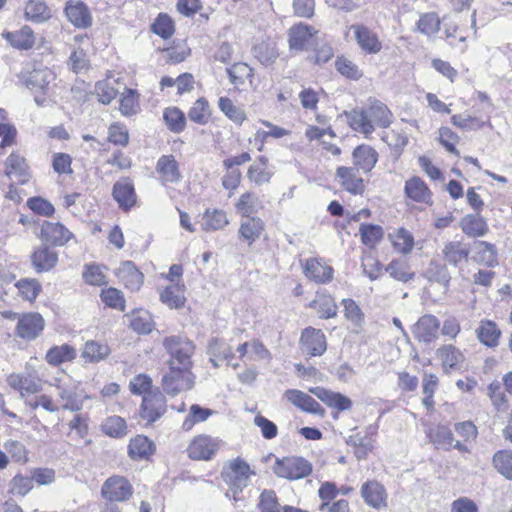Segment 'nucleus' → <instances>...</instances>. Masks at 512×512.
<instances>
[{
  "instance_id": "f257e3e1",
  "label": "nucleus",
  "mask_w": 512,
  "mask_h": 512,
  "mask_svg": "<svg viewBox=\"0 0 512 512\" xmlns=\"http://www.w3.org/2000/svg\"><path fill=\"white\" fill-rule=\"evenodd\" d=\"M344 115L349 126L366 137L374 132L375 127H389L394 119L390 109L377 100L365 109H352L351 111H345Z\"/></svg>"
},
{
  "instance_id": "f03ea898",
  "label": "nucleus",
  "mask_w": 512,
  "mask_h": 512,
  "mask_svg": "<svg viewBox=\"0 0 512 512\" xmlns=\"http://www.w3.org/2000/svg\"><path fill=\"white\" fill-rule=\"evenodd\" d=\"M163 346L170 358L168 366L192 367L195 345L189 339L173 335L163 339Z\"/></svg>"
},
{
  "instance_id": "7ed1b4c3",
  "label": "nucleus",
  "mask_w": 512,
  "mask_h": 512,
  "mask_svg": "<svg viewBox=\"0 0 512 512\" xmlns=\"http://www.w3.org/2000/svg\"><path fill=\"white\" fill-rule=\"evenodd\" d=\"M273 472L280 478L298 480L311 474L312 465L309 461L299 456L276 458Z\"/></svg>"
},
{
  "instance_id": "20e7f679",
  "label": "nucleus",
  "mask_w": 512,
  "mask_h": 512,
  "mask_svg": "<svg viewBox=\"0 0 512 512\" xmlns=\"http://www.w3.org/2000/svg\"><path fill=\"white\" fill-rule=\"evenodd\" d=\"M7 384L20 393L21 397L36 394L42 390V379L37 370L27 363L24 373H12L7 376Z\"/></svg>"
},
{
  "instance_id": "39448f33",
  "label": "nucleus",
  "mask_w": 512,
  "mask_h": 512,
  "mask_svg": "<svg viewBox=\"0 0 512 512\" xmlns=\"http://www.w3.org/2000/svg\"><path fill=\"white\" fill-rule=\"evenodd\" d=\"M193 384L194 376L188 367L169 366V372L162 379L164 391L172 396L191 389Z\"/></svg>"
},
{
  "instance_id": "423d86ee",
  "label": "nucleus",
  "mask_w": 512,
  "mask_h": 512,
  "mask_svg": "<svg viewBox=\"0 0 512 512\" xmlns=\"http://www.w3.org/2000/svg\"><path fill=\"white\" fill-rule=\"evenodd\" d=\"M101 493L109 502H124L132 496L133 487L125 477L115 475L104 482Z\"/></svg>"
},
{
  "instance_id": "0eeeda50",
  "label": "nucleus",
  "mask_w": 512,
  "mask_h": 512,
  "mask_svg": "<svg viewBox=\"0 0 512 512\" xmlns=\"http://www.w3.org/2000/svg\"><path fill=\"white\" fill-rule=\"evenodd\" d=\"M44 327L45 321L39 313H24L18 317L15 333L19 338L30 341L39 337Z\"/></svg>"
},
{
  "instance_id": "6e6552de",
  "label": "nucleus",
  "mask_w": 512,
  "mask_h": 512,
  "mask_svg": "<svg viewBox=\"0 0 512 512\" xmlns=\"http://www.w3.org/2000/svg\"><path fill=\"white\" fill-rule=\"evenodd\" d=\"M251 474L249 465L243 460L236 459L224 470L223 477L236 494L247 487Z\"/></svg>"
},
{
  "instance_id": "1a4fd4ad",
  "label": "nucleus",
  "mask_w": 512,
  "mask_h": 512,
  "mask_svg": "<svg viewBox=\"0 0 512 512\" xmlns=\"http://www.w3.org/2000/svg\"><path fill=\"white\" fill-rule=\"evenodd\" d=\"M354 166H339L335 172V180L347 192L362 195L365 191L364 179Z\"/></svg>"
},
{
  "instance_id": "9d476101",
  "label": "nucleus",
  "mask_w": 512,
  "mask_h": 512,
  "mask_svg": "<svg viewBox=\"0 0 512 512\" xmlns=\"http://www.w3.org/2000/svg\"><path fill=\"white\" fill-rule=\"evenodd\" d=\"M141 417L152 423L166 412V400L158 389L149 391L143 396Z\"/></svg>"
},
{
  "instance_id": "9b49d317",
  "label": "nucleus",
  "mask_w": 512,
  "mask_h": 512,
  "mask_svg": "<svg viewBox=\"0 0 512 512\" xmlns=\"http://www.w3.org/2000/svg\"><path fill=\"white\" fill-rule=\"evenodd\" d=\"M300 346L303 353L320 356L327 349L325 335L320 329L307 327L301 333Z\"/></svg>"
},
{
  "instance_id": "f8f14e48",
  "label": "nucleus",
  "mask_w": 512,
  "mask_h": 512,
  "mask_svg": "<svg viewBox=\"0 0 512 512\" xmlns=\"http://www.w3.org/2000/svg\"><path fill=\"white\" fill-rule=\"evenodd\" d=\"M304 275L318 284H326L334 277L333 268L321 258H310L303 265Z\"/></svg>"
},
{
  "instance_id": "ddd939ff",
  "label": "nucleus",
  "mask_w": 512,
  "mask_h": 512,
  "mask_svg": "<svg viewBox=\"0 0 512 512\" xmlns=\"http://www.w3.org/2000/svg\"><path fill=\"white\" fill-rule=\"evenodd\" d=\"M361 496L364 502L374 509L381 510L387 507V491L376 480H370L362 484Z\"/></svg>"
},
{
  "instance_id": "4468645a",
  "label": "nucleus",
  "mask_w": 512,
  "mask_h": 512,
  "mask_svg": "<svg viewBox=\"0 0 512 512\" xmlns=\"http://www.w3.org/2000/svg\"><path fill=\"white\" fill-rule=\"evenodd\" d=\"M317 31L306 24H298L289 30V46L292 50L302 51L315 44Z\"/></svg>"
},
{
  "instance_id": "2eb2a0df",
  "label": "nucleus",
  "mask_w": 512,
  "mask_h": 512,
  "mask_svg": "<svg viewBox=\"0 0 512 512\" xmlns=\"http://www.w3.org/2000/svg\"><path fill=\"white\" fill-rule=\"evenodd\" d=\"M219 448V441L207 435L196 437L189 445L188 456L193 460H209Z\"/></svg>"
},
{
  "instance_id": "dca6fc26",
  "label": "nucleus",
  "mask_w": 512,
  "mask_h": 512,
  "mask_svg": "<svg viewBox=\"0 0 512 512\" xmlns=\"http://www.w3.org/2000/svg\"><path fill=\"white\" fill-rule=\"evenodd\" d=\"M55 74L51 69L44 66L33 68L31 71L21 73L23 84L30 90H45L54 81Z\"/></svg>"
},
{
  "instance_id": "f3484780",
  "label": "nucleus",
  "mask_w": 512,
  "mask_h": 512,
  "mask_svg": "<svg viewBox=\"0 0 512 512\" xmlns=\"http://www.w3.org/2000/svg\"><path fill=\"white\" fill-rule=\"evenodd\" d=\"M41 239L55 246L65 245L73 234L59 222L44 221L41 225Z\"/></svg>"
},
{
  "instance_id": "a211bd4d",
  "label": "nucleus",
  "mask_w": 512,
  "mask_h": 512,
  "mask_svg": "<svg viewBox=\"0 0 512 512\" xmlns=\"http://www.w3.org/2000/svg\"><path fill=\"white\" fill-rule=\"evenodd\" d=\"M68 20L77 28L86 29L92 25V16L88 6L79 0H69L65 6Z\"/></svg>"
},
{
  "instance_id": "6ab92c4d",
  "label": "nucleus",
  "mask_w": 512,
  "mask_h": 512,
  "mask_svg": "<svg viewBox=\"0 0 512 512\" xmlns=\"http://www.w3.org/2000/svg\"><path fill=\"white\" fill-rule=\"evenodd\" d=\"M57 394L63 401L64 410L79 411L83 407V396L72 381L56 384Z\"/></svg>"
},
{
  "instance_id": "aec40b11",
  "label": "nucleus",
  "mask_w": 512,
  "mask_h": 512,
  "mask_svg": "<svg viewBox=\"0 0 512 512\" xmlns=\"http://www.w3.org/2000/svg\"><path fill=\"white\" fill-rule=\"evenodd\" d=\"M439 327V320L434 315L426 314L414 325L413 333L419 341L429 343L436 339Z\"/></svg>"
},
{
  "instance_id": "412c9836",
  "label": "nucleus",
  "mask_w": 512,
  "mask_h": 512,
  "mask_svg": "<svg viewBox=\"0 0 512 512\" xmlns=\"http://www.w3.org/2000/svg\"><path fill=\"white\" fill-rule=\"evenodd\" d=\"M285 397L294 406L305 412L321 416L324 415V409L321 405L313 397L300 390L289 389L285 392Z\"/></svg>"
},
{
  "instance_id": "4be33fe9",
  "label": "nucleus",
  "mask_w": 512,
  "mask_h": 512,
  "mask_svg": "<svg viewBox=\"0 0 512 512\" xmlns=\"http://www.w3.org/2000/svg\"><path fill=\"white\" fill-rule=\"evenodd\" d=\"M116 276L132 291L139 290L143 284V274L138 270L132 261H124L116 271Z\"/></svg>"
},
{
  "instance_id": "5701e85b",
  "label": "nucleus",
  "mask_w": 512,
  "mask_h": 512,
  "mask_svg": "<svg viewBox=\"0 0 512 512\" xmlns=\"http://www.w3.org/2000/svg\"><path fill=\"white\" fill-rule=\"evenodd\" d=\"M354 167L364 173L370 172L378 161L377 151L369 145H359L352 153Z\"/></svg>"
},
{
  "instance_id": "b1692460",
  "label": "nucleus",
  "mask_w": 512,
  "mask_h": 512,
  "mask_svg": "<svg viewBox=\"0 0 512 512\" xmlns=\"http://www.w3.org/2000/svg\"><path fill=\"white\" fill-rule=\"evenodd\" d=\"M309 392L315 395L327 406L336 408L339 411L349 410L352 406V401L348 397L341 393L327 390L323 387L310 388Z\"/></svg>"
},
{
  "instance_id": "393cba45",
  "label": "nucleus",
  "mask_w": 512,
  "mask_h": 512,
  "mask_svg": "<svg viewBox=\"0 0 512 512\" xmlns=\"http://www.w3.org/2000/svg\"><path fill=\"white\" fill-rule=\"evenodd\" d=\"M404 192L408 198L415 202L425 204L432 202V192L418 176H413L405 182Z\"/></svg>"
},
{
  "instance_id": "a878e982",
  "label": "nucleus",
  "mask_w": 512,
  "mask_h": 512,
  "mask_svg": "<svg viewBox=\"0 0 512 512\" xmlns=\"http://www.w3.org/2000/svg\"><path fill=\"white\" fill-rule=\"evenodd\" d=\"M352 29L354 30L357 44L363 51L368 54H376L381 50L382 44L376 33L362 25H353Z\"/></svg>"
},
{
  "instance_id": "bb28decb",
  "label": "nucleus",
  "mask_w": 512,
  "mask_h": 512,
  "mask_svg": "<svg viewBox=\"0 0 512 512\" xmlns=\"http://www.w3.org/2000/svg\"><path fill=\"white\" fill-rule=\"evenodd\" d=\"M113 197L123 209L131 208L136 202L134 186L128 178L117 181L113 186Z\"/></svg>"
},
{
  "instance_id": "cd10ccee",
  "label": "nucleus",
  "mask_w": 512,
  "mask_h": 512,
  "mask_svg": "<svg viewBox=\"0 0 512 512\" xmlns=\"http://www.w3.org/2000/svg\"><path fill=\"white\" fill-rule=\"evenodd\" d=\"M31 261L37 272H46L55 267L58 261V254L53 249L42 245L34 251Z\"/></svg>"
},
{
  "instance_id": "c85d7f7f",
  "label": "nucleus",
  "mask_w": 512,
  "mask_h": 512,
  "mask_svg": "<svg viewBox=\"0 0 512 512\" xmlns=\"http://www.w3.org/2000/svg\"><path fill=\"white\" fill-rule=\"evenodd\" d=\"M442 254L446 262L456 267L468 260L470 249L465 243L450 241L444 245Z\"/></svg>"
},
{
  "instance_id": "c756f323",
  "label": "nucleus",
  "mask_w": 512,
  "mask_h": 512,
  "mask_svg": "<svg viewBox=\"0 0 512 512\" xmlns=\"http://www.w3.org/2000/svg\"><path fill=\"white\" fill-rule=\"evenodd\" d=\"M264 230L263 221L258 217H243L240 223L239 236L248 245L254 243Z\"/></svg>"
},
{
  "instance_id": "7c9ffc66",
  "label": "nucleus",
  "mask_w": 512,
  "mask_h": 512,
  "mask_svg": "<svg viewBox=\"0 0 512 512\" xmlns=\"http://www.w3.org/2000/svg\"><path fill=\"white\" fill-rule=\"evenodd\" d=\"M156 171L163 182L176 183L181 178L178 163L173 155L161 156L157 161Z\"/></svg>"
},
{
  "instance_id": "2f4dec72",
  "label": "nucleus",
  "mask_w": 512,
  "mask_h": 512,
  "mask_svg": "<svg viewBox=\"0 0 512 512\" xmlns=\"http://www.w3.org/2000/svg\"><path fill=\"white\" fill-rule=\"evenodd\" d=\"M462 231L469 237H482L488 232L486 220L479 214H467L460 221Z\"/></svg>"
},
{
  "instance_id": "473e14b6",
  "label": "nucleus",
  "mask_w": 512,
  "mask_h": 512,
  "mask_svg": "<svg viewBox=\"0 0 512 512\" xmlns=\"http://www.w3.org/2000/svg\"><path fill=\"white\" fill-rule=\"evenodd\" d=\"M309 307L316 310L322 319L332 318L337 314V305L334 298L324 292L318 291L315 299L309 303Z\"/></svg>"
},
{
  "instance_id": "72a5a7b5",
  "label": "nucleus",
  "mask_w": 512,
  "mask_h": 512,
  "mask_svg": "<svg viewBox=\"0 0 512 512\" xmlns=\"http://www.w3.org/2000/svg\"><path fill=\"white\" fill-rule=\"evenodd\" d=\"M154 444L146 436L137 435L130 440L128 454L133 460L147 459L154 452Z\"/></svg>"
},
{
  "instance_id": "f704fd0d",
  "label": "nucleus",
  "mask_w": 512,
  "mask_h": 512,
  "mask_svg": "<svg viewBox=\"0 0 512 512\" xmlns=\"http://www.w3.org/2000/svg\"><path fill=\"white\" fill-rule=\"evenodd\" d=\"M228 223L229 220L225 211L207 209L202 216L201 228L206 232H212L223 229Z\"/></svg>"
},
{
  "instance_id": "c9c22d12",
  "label": "nucleus",
  "mask_w": 512,
  "mask_h": 512,
  "mask_svg": "<svg viewBox=\"0 0 512 512\" xmlns=\"http://www.w3.org/2000/svg\"><path fill=\"white\" fill-rule=\"evenodd\" d=\"M3 37L15 48L30 49L35 43L33 30L29 26H24L18 31L4 32Z\"/></svg>"
},
{
  "instance_id": "e433bc0d",
  "label": "nucleus",
  "mask_w": 512,
  "mask_h": 512,
  "mask_svg": "<svg viewBox=\"0 0 512 512\" xmlns=\"http://www.w3.org/2000/svg\"><path fill=\"white\" fill-rule=\"evenodd\" d=\"M27 20L34 23H43L51 18V10L43 0H29L24 9Z\"/></svg>"
},
{
  "instance_id": "4c0bfd02",
  "label": "nucleus",
  "mask_w": 512,
  "mask_h": 512,
  "mask_svg": "<svg viewBox=\"0 0 512 512\" xmlns=\"http://www.w3.org/2000/svg\"><path fill=\"white\" fill-rule=\"evenodd\" d=\"M476 334L482 344L488 347H495L498 345L501 331L493 321L483 320L476 329Z\"/></svg>"
},
{
  "instance_id": "58836bf2",
  "label": "nucleus",
  "mask_w": 512,
  "mask_h": 512,
  "mask_svg": "<svg viewBox=\"0 0 512 512\" xmlns=\"http://www.w3.org/2000/svg\"><path fill=\"white\" fill-rule=\"evenodd\" d=\"M76 357V350L68 345L63 344L50 348L45 356V360L52 366H58L64 362L72 361Z\"/></svg>"
},
{
  "instance_id": "ea45409f",
  "label": "nucleus",
  "mask_w": 512,
  "mask_h": 512,
  "mask_svg": "<svg viewBox=\"0 0 512 512\" xmlns=\"http://www.w3.org/2000/svg\"><path fill=\"white\" fill-rule=\"evenodd\" d=\"M110 348L107 344L91 340L87 341L82 351V357L91 363H98L108 357Z\"/></svg>"
},
{
  "instance_id": "a19ab883",
  "label": "nucleus",
  "mask_w": 512,
  "mask_h": 512,
  "mask_svg": "<svg viewBox=\"0 0 512 512\" xmlns=\"http://www.w3.org/2000/svg\"><path fill=\"white\" fill-rule=\"evenodd\" d=\"M231 84L240 86L245 83L246 80L252 82L253 69L246 63L238 62L234 63L231 67L226 69Z\"/></svg>"
},
{
  "instance_id": "79ce46f5",
  "label": "nucleus",
  "mask_w": 512,
  "mask_h": 512,
  "mask_svg": "<svg viewBox=\"0 0 512 512\" xmlns=\"http://www.w3.org/2000/svg\"><path fill=\"white\" fill-rule=\"evenodd\" d=\"M161 301L170 308H179L184 305L185 297L183 286L178 283L170 285L160 294Z\"/></svg>"
},
{
  "instance_id": "37998d69",
  "label": "nucleus",
  "mask_w": 512,
  "mask_h": 512,
  "mask_svg": "<svg viewBox=\"0 0 512 512\" xmlns=\"http://www.w3.org/2000/svg\"><path fill=\"white\" fill-rule=\"evenodd\" d=\"M219 109L234 123L241 125L246 119L244 110L236 106L228 97H220L218 100Z\"/></svg>"
},
{
  "instance_id": "c03bdc74",
  "label": "nucleus",
  "mask_w": 512,
  "mask_h": 512,
  "mask_svg": "<svg viewBox=\"0 0 512 512\" xmlns=\"http://www.w3.org/2000/svg\"><path fill=\"white\" fill-rule=\"evenodd\" d=\"M16 289L23 299L33 301L41 291V284L36 279H21L13 284V290Z\"/></svg>"
},
{
  "instance_id": "a18cd8bd",
  "label": "nucleus",
  "mask_w": 512,
  "mask_h": 512,
  "mask_svg": "<svg viewBox=\"0 0 512 512\" xmlns=\"http://www.w3.org/2000/svg\"><path fill=\"white\" fill-rule=\"evenodd\" d=\"M440 18L434 12L424 13L417 22V30L426 36H433L440 30Z\"/></svg>"
},
{
  "instance_id": "49530a36",
  "label": "nucleus",
  "mask_w": 512,
  "mask_h": 512,
  "mask_svg": "<svg viewBox=\"0 0 512 512\" xmlns=\"http://www.w3.org/2000/svg\"><path fill=\"white\" fill-rule=\"evenodd\" d=\"M425 277L428 279V281L436 282L443 285L444 287H447L451 280V276L447 267L434 261L430 262L429 267L425 272Z\"/></svg>"
},
{
  "instance_id": "de8ad7c7",
  "label": "nucleus",
  "mask_w": 512,
  "mask_h": 512,
  "mask_svg": "<svg viewBox=\"0 0 512 512\" xmlns=\"http://www.w3.org/2000/svg\"><path fill=\"white\" fill-rule=\"evenodd\" d=\"M386 271L392 278L403 283L408 282L414 277V272L410 270L408 263L402 260L391 261L387 265Z\"/></svg>"
},
{
  "instance_id": "09e8293b",
  "label": "nucleus",
  "mask_w": 512,
  "mask_h": 512,
  "mask_svg": "<svg viewBox=\"0 0 512 512\" xmlns=\"http://www.w3.org/2000/svg\"><path fill=\"white\" fill-rule=\"evenodd\" d=\"M437 356L445 368H455L463 360L462 353L453 345L440 347Z\"/></svg>"
},
{
  "instance_id": "8fccbe9b",
  "label": "nucleus",
  "mask_w": 512,
  "mask_h": 512,
  "mask_svg": "<svg viewBox=\"0 0 512 512\" xmlns=\"http://www.w3.org/2000/svg\"><path fill=\"white\" fill-rule=\"evenodd\" d=\"M213 414V411L208 408H203L200 405L193 404L189 413L183 421L182 427L184 430H191L192 427L199 422H204L207 418Z\"/></svg>"
},
{
  "instance_id": "3c124183",
  "label": "nucleus",
  "mask_w": 512,
  "mask_h": 512,
  "mask_svg": "<svg viewBox=\"0 0 512 512\" xmlns=\"http://www.w3.org/2000/svg\"><path fill=\"white\" fill-rule=\"evenodd\" d=\"M163 118L172 132L179 133L184 130L185 117L180 109L176 107L166 108L163 113Z\"/></svg>"
},
{
  "instance_id": "603ef678",
  "label": "nucleus",
  "mask_w": 512,
  "mask_h": 512,
  "mask_svg": "<svg viewBox=\"0 0 512 512\" xmlns=\"http://www.w3.org/2000/svg\"><path fill=\"white\" fill-rule=\"evenodd\" d=\"M361 240L368 247H375L383 237V229L379 225L361 224Z\"/></svg>"
},
{
  "instance_id": "864d4df0",
  "label": "nucleus",
  "mask_w": 512,
  "mask_h": 512,
  "mask_svg": "<svg viewBox=\"0 0 512 512\" xmlns=\"http://www.w3.org/2000/svg\"><path fill=\"white\" fill-rule=\"evenodd\" d=\"M431 441L436 447L449 451L453 446V433L446 426H438L430 433Z\"/></svg>"
},
{
  "instance_id": "5fc2aeb1",
  "label": "nucleus",
  "mask_w": 512,
  "mask_h": 512,
  "mask_svg": "<svg viewBox=\"0 0 512 512\" xmlns=\"http://www.w3.org/2000/svg\"><path fill=\"white\" fill-rule=\"evenodd\" d=\"M27 165L24 157L17 153H12L5 161V174L9 177H23L26 175Z\"/></svg>"
},
{
  "instance_id": "6e6d98bb",
  "label": "nucleus",
  "mask_w": 512,
  "mask_h": 512,
  "mask_svg": "<svg viewBox=\"0 0 512 512\" xmlns=\"http://www.w3.org/2000/svg\"><path fill=\"white\" fill-rule=\"evenodd\" d=\"M493 464L497 471L505 478L512 480V453L499 451L493 457Z\"/></svg>"
},
{
  "instance_id": "4d7b16f0",
  "label": "nucleus",
  "mask_w": 512,
  "mask_h": 512,
  "mask_svg": "<svg viewBox=\"0 0 512 512\" xmlns=\"http://www.w3.org/2000/svg\"><path fill=\"white\" fill-rule=\"evenodd\" d=\"M392 243L395 250L402 254H408L411 252L414 239L409 231L404 228H401L397 231V233L392 237Z\"/></svg>"
},
{
  "instance_id": "13d9d810",
  "label": "nucleus",
  "mask_w": 512,
  "mask_h": 512,
  "mask_svg": "<svg viewBox=\"0 0 512 512\" xmlns=\"http://www.w3.org/2000/svg\"><path fill=\"white\" fill-rule=\"evenodd\" d=\"M475 249V260L477 262L492 265L496 261V250L493 244L486 241H479L475 243Z\"/></svg>"
},
{
  "instance_id": "bf43d9fd",
  "label": "nucleus",
  "mask_w": 512,
  "mask_h": 512,
  "mask_svg": "<svg viewBox=\"0 0 512 512\" xmlns=\"http://www.w3.org/2000/svg\"><path fill=\"white\" fill-rule=\"evenodd\" d=\"M126 423L123 418L119 416H112L106 419L102 424L103 432L114 438L122 437L126 434Z\"/></svg>"
},
{
  "instance_id": "052dcab7",
  "label": "nucleus",
  "mask_w": 512,
  "mask_h": 512,
  "mask_svg": "<svg viewBox=\"0 0 512 512\" xmlns=\"http://www.w3.org/2000/svg\"><path fill=\"white\" fill-rule=\"evenodd\" d=\"M130 326L139 334H148L153 328L151 316L146 311H138L132 315Z\"/></svg>"
},
{
  "instance_id": "680f3d73",
  "label": "nucleus",
  "mask_w": 512,
  "mask_h": 512,
  "mask_svg": "<svg viewBox=\"0 0 512 512\" xmlns=\"http://www.w3.org/2000/svg\"><path fill=\"white\" fill-rule=\"evenodd\" d=\"M152 31L163 39L170 38L174 33V22L166 14H159L152 24Z\"/></svg>"
},
{
  "instance_id": "e2e57ef3",
  "label": "nucleus",
  "mask_w": 512,
  "mask_h": 512,
  "mask_svg": "<svg viewBox=\"0 0 512 512\" xmlns=\"http://www.w3.org/2000/svg\"><path fill=\"white\" fill-rule=\"evenodd\" d=\"M335 66L337 71L347 78L357 80L362 77V71L359 67L353 61L344 56L337 58Z\"/></svg>"
},
{
  "instance_id": "0e129e2a",
  "label": "nucleus",
  "mask_w": 512,
  "mask_h": 512,
  "mask_svg": "<svg viewBox=\"0 0 512 512\" xmlns=\"http://www.w3.org/2000/svg\"><path fill=\"white\" fill-rule=\"evenodd\" d=\"M258 203V197L254 193L246 192L240 196L236 208L243 217H248L256 212Z\"/></svg>"
},
{
  "instance_id": "69168bd1",
  "label": "nucleus",
  "mask_w": 512,
  "mask_h": 512,
  "mask_svg": "<svg viewBox=\"0 0 512 512\" xmlns=\"http://www.w3.org/2000/svg\"><path fill=\"white\" fill-rule=\"evenodd\" d=\"M3 447L13 461L19 463H26L28 461V450L23 443L9 439L4 443Z\"/></svg>"
},
{
  "instance_id": "338daca9",
  "label": "nucleus",
  "mask_w": 512,
  "mask_h": 512,
  "mask_svg": "<svg viewBox=\"0 0 512 512\" xmlns=\"http://www.w3.org/2000/svg\"><path fill=\"white\" fill-rule=\"evenodd\" d=\"M208 352L212 357L225 359L228 362L234 357L232 347L220 339H213L209 343Z\"/></svg>"
},
{
  "instance_id": "774afa93",
  "label": "nucleus",
  "mask_w": 512,
  "mask_h": 512,
  "mask_svg": "<svg viewBox=\"0 0 512 512\" xmlns=\"http://www.w3.org/2000/svg\"><path fill=\"white\" fill-rule=\"evenodd\" d=\"M102 301L109 307L124 311L125 300L122 292L116 288H108L101 292Z\"/></svg>"
}]
</instances>
